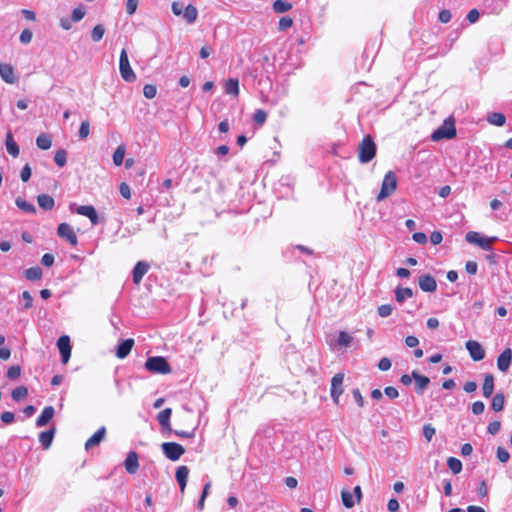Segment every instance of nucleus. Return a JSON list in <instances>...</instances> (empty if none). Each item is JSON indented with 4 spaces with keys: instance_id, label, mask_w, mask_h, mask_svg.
<instances>
[{
    "instance_id": "nucleus-1",
    "label": "nucleus",
    "mask_w": 512,
    "mask_h": 512,
    "mask_svg": "<svg viewBox=\"0 0 512 512\" xmlns=\"http://www.w3.org/2000/svg\"><path fill=\"white\" fill-rule=\"evenodd\" d=\"M377 147L370 135L363 138L358 147V158L360 163L370 162L376 155Z\"/></svg>"
},
{
    "instance_id": "nucleus-2",
    "label": "nucleus",
    "mask_w": 512,
    "mask_h": 512,
    "mask_svg": "<svg viewBox=\"0 0 512 512\" xmlns=\"http://www.w3.org/2000/svg\"><path fill=\"white\" fill-rule=\"evenodd\" d=\"M145 369L154 374H170L172 368L167 360L162 356L148 357L145 362Z\"/></svg>"
},
{
    "instance_id": "nucleus-3",
    "label": "nucleus",
    "mask_w": 512,
    "mask_h": 512,
    "mask_svg": "<svg viewBox=\"0 0 512 512\" xmlns=\"http://www.w3.org/2000/svg\"><path fill=\"white\" fill-rule=\"evenodd\" d=\"M396 188L397 177L393 171H388L382 180L381 189L376 197V200L378 202L383 201L384 199L392 195L395 192Z\"/></svg>"
},
{
    "instance_id": "nucleus-4",
    "label": "nucleus",
    "mask_w": 512,
    "mask_h": 512,
    "mask_svg": "<svg viewBox=\"0 0 512 512\" xmlns=\"http://www.w3.org/2000/svg\"><path fill=\"white\" fill-rule=\"evenodd\" d=\"M456 136V128L454 121L447 119L444 123L437 128L431 135L433 141H439L441 139H452Z\"/></svg>"
},
{
    "instance_id": "nucleus-5",
    "label": "nucleus",
    "mask_w": 512,
    "mask_h": 512,
    "mask_svg": "<svg viewBox=\"0 0 512 512\" xmlns=\"http://www.w3.org/2000/svg\"><path fill=\"white\" fill-rule=\"evenodd\" d=\"M119 70H120L121 77L123 78L124 81L131 83L136 80V75L130 66L128 54L125 49H122V51L120 53Z\"/></svg>"
},
{
    "instance_id": "nucleus-6",
    "label": "nucleus",
    "mask_w": 512,
    "mask_h": 512,
    "mask_svg": "<svg viewBox=\"0 0 512 512\" xmlns=\"http://www.w3.org/2000/svg\"><path fill=\"white\" fill-rule=\"evenodd\" d=\"M465 239L468 243L475 244L485 251L492 250V242L495 240V238L483 237L475 231H469Z\"/></svg>"
},
{
    "instance_id": "nucleus-7",
    "label": "nucleus",
    "mask_w": 512,
    "mask_h": 512,
    "mask_svg": "<svg viewBox=\"0 0 512 512\" xmlns=\"http://www.w3.org/2000/svg\"><path fill=\"white\" fill-rule=\"evenodd\" d=\"M164 455L171 461H177L185 453L182 445L176 442H164L161 445Z\"/></svg>"
},
{
    "instance_id": "nucleus-8",
    "label": "nucleus",
    "mask_w": 512,
    "mask_h": 512,
    "mask_svg": "<svg viewBox=\"0 0 512 512\" xmlns=\"http://www.w3.org/2000/svg\"><path fill=\"white\" fill-rule=\"evenodd\" d=\"M343 380H344V374L343 373H336L331 380V389H330V395L335 404L339 403V398L341 394L343 393Z\"/></svg>"
},
{
    "instance_id": "nucleus-9",
    "label": "nucleus",
    "mask_w": 512,
    "mask_h": 512,
    "mask_svg": "<svg viewBox=\"0 0 512 512\" xmlns=\"http://www.w3.org/2000/svg\"><path fill=\"white\" fill-rule=\"evenodd\" d=\"M57 234L60 238L65 239L69 242L70 245L76 246L78 243V238L72 228L68 223H60L57 228Z\"/></svg>"
},
{
    "instance_id": "nucleus-10",
    "label": "nucleus",
    "mask_w": 512,
    "mask_h": 512,
    "mask_svg": "<svg viewBox=\"0 0 512 512\" xmlns=\"http://www.w3.org/2000/svg\"><path fill=\"white\" fill-rule=\"evenodd\" d=\"M74 206H75V204H71L70 205V210L71 211H74ZM75 212L77 214H79V215H82V216H85V217L89 218V220L91 221L92 225H97L99 223V217H98L97 211H96V209L92 205H81V206H78L75 209Z\"/></svg>"
},
{
    "instance_id": "nucleus-11",
    "label": "nucleus",
    "mask_w": 512,
    "mask_h": 512,
    "mask_svg": "<svg viewBox=\"0 0 512 512\" xmlns=\"http://www.w3.org/2000/svg\"><path fill=\"white\" fill-rule=\"evenodd\" d=\"M57 347L60 351L62 362L66 364L71 356L70 338L67 335L61 336L57 340Z\"/></svg>"
},
{
    "instance_id": "nucleus-12",
    "label": "nucleus",
    "mask_w": 512,
    "mask_h": 512,
    "mask_svg": "<svg viewBox=\"0 0 512 512\" xmlns=\"http://www.w3.org/2000/svg\"><path fill=\"white\" fill-rule=\"evenodd\" d=\"M465 347L468 350L470 357L474 361H481L485 357V351L482 346L474 340H468L465 343Z\"/></svg>"
},
{
    "instance_id": "nucleus-13",
    "label": "nucleus",
    "mask_w": 512,
    "mask_h": 512,
    "mask_svg": "<svg viewBox=\"0 0 512 512\" xmlns=\"http://www.w3.org/2000/svg\"><path fill=\"white\" fill-rule=\"evenodd\" d=\"M149 268V264L145 261L136 263L132 271L134 284L138 285L142 281L143 276L148 272Z\"/></svg>"
},
{
    "instance_id": "nucleus-14",
    "label": "nucleus",
    "mask_w": 512,
    "mask_h": 512,
    "mask_svg": "<svg viewBox=\"0 0 512 512\" xmlns=\"http://www.w3.org/2000/svg\"><path fill=\"white\" fill-rule=\"evenodd\" d=\"M512 361V350L506 348L497 358V367L501 372H506Z\"/></svg>"
},
{
    "instance_id": "nucleus-15",
    "label": "nucleus",
    "mask_w": 512,
    "mask_h": 512,
    "mask_svg": "<svg viewBox=\"0 0 512 512\" xmlns=\"http://www.w3.org/2000/svg\"><path fill=\"white\" fill-rule=\"evenodd\" d=\"M124 467L129 474H135L139 469L138 454L130 451L124 461Z\"/></svg>"
},
{
    "instance_id": "nucleus-16",
    "label": "nucleus",
    "mask_w": 512,
    "mask_h": 512,
    "mask_svg": "<svg viewBox=\"0 0 512 512\" xmlns=\"http://www.w3.org/2000/svg\"><path fill=\"white\" fill-rule=\"evenodd\" d=\"M419 287L424 292H434L437 289L436 280L429 274L419 277Z\"/></svg>"
},
{
    "instance_id": "nucleus-17",
    "label": "nucleus",
    "mask_w": 512,
    "mask_h": 512,
    "mask_svg": "<svg viewBox=\"0 0 512 512\" xmlns=\"http://www.w3.org/2000/svg\"><path fill=\"white\" fill-rule=\"evenodd\" d=\"M55 409L53 406H46L41 414L36 419V426L37 427H44L46 426L51 419L54 417Z\"/></svg>"
},
{
    "instance_id": "nucleus-18",
    "label": "nucleus",
    "mask_w": 512,
    "mask_h": 512,
    "mask_svg": "<svg viewBox=\"0 0 512 512\" xmlns=\"http://www.w3.org/2000/svg\"><path fill=\"white\" fill-rule=\"evenodd\" d=\"M0 77L8 84H13L16 81L14 68L7 63L0 64Z\"/></svg>"
},
{
    "instance_id": "nucleus-19",
    "label": "nucleus",
    "mask_w": 512,
    "mask_h": 512,
    "mask_svg": "<svg viewBox=\"0 0 512 512\" xmlns=\"http://www.w3.org/2000/svg\"><path fill=\"white\" fill-rule=\"evenodd\" d=\"M134 346V340L129 338L122 341L116 348V356L119 359L126 358Z\"/></svg>"
},
{
    "instance_id": "nucleus-20",
    "label": "nucleus",
    "mask_w": 512,
    "mask_h": 512,
    "mask_svg": "<svg viewBox=\"0 0 512 512\" xmlns=\"http://www.w3.org/2000/svg\"><path fill=\"white\" fill-rule=\"evenodd\" d=\"M106 435V428L102 426L99 428L85 443V449L89 450L90 448L97 446L101 443Z\"/></svg>"
},
{
    "instance_id": "nucleus-21",
    "label": "nucleus",
    "mask_w": 512,
    "mask_h": 512,
    "mask_svg": "<svg viewBox=\"0 0 512 512\" xmlns=\"http://www.w3.org/2000/svg\"><path fill=\"white\" fill-rule=\"evenodd\" d=\"M55 433H56V428L55 427H52L46 431H43L39 434V442L41 444V446L43 447V449H48L50 448L51 444H52V441L54 439V436H55Z\"/></svg>"
},
{
    "instance_id": "nucleus-22",
    "label": "nucleus",
    "mask_w": 512,
    "mask_h": 512,
    "mask_svg": "<svg viewBox=\"0 0 512 512\" xmlns=\"http://www.w3.org/2000/svg\"><path fill=\"white\" fill-rule=\"evenodd\" d=\"M189 469L187 466H179L176 470L175 477L179 484L180 491L183 493L187 485Z\"/></svg>"
},
{
    "instance_id": "nucleus-23",
    "label": "nucleus",
    "mask_w": 512,
    "mask_h": 512,
    "mask_svg": "<svg viewBox=\"0 0 512 512\" xmlns=\"http://www.w3.org/2000/svg\"><path fill=\"white\" fill-rule=\"evenodd\" d=\"M412 377L416 383V391L421 394L429 385L430 379L424 375L419 374L416 371L412 372Z\"/></svg>"
},
{
    "instance_id": "nucleus-24",
    "label": "nucleus",
    "mask_w": 512,
    "mask_h": 512,
    "mask_svg": "<svg viewBox=\"0 0 512 512\" xmlns=\"http://www.w3.org/2000/svg\"><path fill=\"white\" fill-rule=\"evenodd\" d=\"M494 391V376L492 374H485L482 385V392L485 398H490Z\"/></svg>"
},
{
    "instance_id": "nucleus-25",
    "label": "nucleus",
    "mask_w": 512,
    "mask_h": 512,
    "mask_svg": "<svg viewBox=\"0 0 512 512\" xmlns=\"http://www.w3.org/2000/svg\"><path fill=\"white\" fill-rule=\"evenodd\" d=\"M171 414H172V409L171 408H165L164 410L159 412L158 415H157V420H158L159 424L164 429H166L168 431H172L171 425H170Z\"/></svg>"
},
{
    "instance_id": "nucleus-26",
    "label": "nucleus",
    "mask_w": 512,
    "mask_h": 512,
    "mask_svg": "<svg viewBox=\"0 0 512 512\" xmlns=\"http://www.w3.org/2000/svg\"><path fill=\"white\" fill-rule=\"evenodd\" d=\"M487 122L491 125L502 127L506 123V117L503 113L490 112L487 114Z\"/></svg>"
},
{
    "instance_id": "nucleus-27",
    "label": "nucleus",
    "mask_w": 512,
    "mask_h": 512,
    "mask_svg": "<svg viewBox=\"0 0 512 512\" xmlns=\"http://www.w3.org/2000/svg\"><path fill=\"white\" fill-rule=\"evenodd\" d=\"M37 202H38L39 207L44 210H52L55 205V201H54L53 197L48 194L38 195Z\"/></svg>"
},
{
    "instance_id": "nucleus-28",
    "label": "nucleus",
    "mask_w": 512,
    "mask_h": 512,
    "mask_svg": "<svg viewBox=\"0 0 512 512\" xmlns=\"http://www.w3.org/2000/svg\"><path fill=\"white\" fill-rule=\"evenodd\" d=\"M5 144H6L7 152L11 156L17 157L19 155V146L14 141L13 136L10 132H8L6 135V143Z\"/></svg>"
},
{
    "instance_id": "nucleus-29",
    "label": "nucleus",
    "mask_w": 512,
    "mask_h": 512,
    "mask_svg": "<svg viewBox=\"0 0 512 512\" xmlns=\"http://www.w3.org/2000/svg\"><path fill=\"white\" fill-rule=\"evenodd\" d=\"M197 15H198L197 9L192 4L187 5L184 8V11H183V14H182L183 18L189 24H192V23H194L196 21Z\"/></svg>"
},
{
    "instance_id": "nucleus-30",
    "label": "nucleus",
    "mask_w": 512,
    "mask_h": 512,
    "mask_svg": "<svg viewBox=\"0 0 512 512\" xmlns=\"http://www.w3.org/2000/svg\"><path fill=\"white\" fill-rule=\"evenodd\" d=\"M42 269L39 266L30 267L24 271V276L29 281H38L42 278Z\"/></svg>"
},
{
    "instance_id": "nucleus-31",
    "label": "nucleus",
    "mask_w": 512,
    "mask_h": 512,
    "mask_svg": "<svg viewBox=\"0 0 512 512\" xmlns=\"http://www.w3.org/2000/svg\"><path fill=\"white\" fill-rule=\"evenodd\" d=\"M413 297V290L411 288L397 287L395 289V299L397 302L402 303L406 298Z\"/></svg>"
},
{
    "instance_id": "nucleus-32",
    "label": "nucleus",
    "mask_w": 512,
    "mask_h": 512,
    "mask_svg": "<svg viewBox=\"0 0 512 512\" xmlns=\"http://www.w3.org/2000/svg\"><path fill=\"white\" fill-rule=\"evenodd\" d=\"M16 206L21 209L22 211L29 213V214H36V207L32 204L27 202L26 200L22 199L21 197H18L15 200Z\"/></svg>"
},
{
    "instance_id": "nucleus-33",
    "label": "nucleus",
    "mask_w": 512,
    "mask_h": 512,
    "mask_svg": "<svg viewBox=\"0 0 512 512\" xmlns=\"http://www.w3.org/2000/svg\"><path fill=\"white\" fill-rule=\"evenodd\" d=\"M225 92L237 96L239 94V81L235 78H229L225 83Z\"/></svg>"
},
{
    "instance_id": "nucleus-34",
    "label": "nucleus",
    "mask_w": 512,
    "mask_h": 512,
    "mask_svg": "<svg viewBox=\"0 0 512 512\" xmlns=\"http://www.w3.org/2000/svg\"><path fill=\"white\" fill-rule=\"evenodd\" d=\"M36 145L39 149L48 150L52 145L51 137L45 133L40 134L36 138Z\"/></svg>"
},
{
    "instance_id": "nucleus-35",
    "label": "nucleus",
    "mask_w": 512,
    "mask_h": 512,
    "mask_svg": "<svg viewBox=\"0 0 512 512\" xmlns=\"http://www.w3.org/2000/svg\"><path fill=\"white\" fill-rule=\"evenodd\" d=\"M505 397L503 393H497L491 402V408L495 412H500L504 409Z\"/></svg>"
},
{
    "instance_id": "nucleus-36",
    "label": "nucleus",
    "mask_w": 512,
    "mask_h": 512,
    "mask_svg": "<svg viewBox=\"0 0 512 512\" xmlns=\"http://www.w3.org/2000/svg\"><path fill=\"white\" fill-rule=\"evenodd\" d=\"M292 9V4L285 0H275L273 10L275 13H285Z\"/></svg>"
},
{
    "instance_id": "nucleus-37",
    "label": "nucleus",
    "mask_w": 512,
    "mask_h": 512,
    "mask_svg": "<svg viewBox=\"0 0 512 512\" xmlns=\"http://www.w3.org/2000/svg\"><path fill=\"white\" fill-rule=\"evenodd\" d=\"M125 152H126V147L123 144L119 145L116 148V150L114 151V153H113V163L116 166L122 165L123 160H124V156H125Z\"/></svg>"
},
{
    "instance_id": "nucleus-38",
    "label": "nucleus",
    "mask_w": 512,
    "mask_h": 512,
    "mask_svg": "<svg viewBox=\"0 0 512 512\" xmlns=\"http://www.w3.org/2000/svg\"><path fill=\"white\" fill-rule=\"evenodd\" d=\"M28 395V389L25 386H19L12 390L11 397L14 401H20L26 398Z\"/></svg>"
},
{
    "instance_id": "nucleus-39",
    "label": "nucleus",
    "mask_w": 512,
    "mask_h": 512,
    "mask_svg": "<svg viewBox=\"0 0 512 512\" xmlns=\"http://www.w3.org/2000/svg\"><path fill=\"white\" fill-rule=\"evenodd\" d=\"M447 465L454 474H459L462 471V462L458 458L449 457Z\"/></svg>"
},
{
    "instance_id": "nucleus-40",
    "label": "nucleus",
    "mask_w": 512,
    "mask_h": 512,
    "mask_svg": "<svg viewBox=\"0 0 512 512\" xmlns=\"http://www.w3.org/2000/svg\"><path fill=\"white\" fill-rule=\"evenodd\" d=\"M352 342V337L345 331H340L337 339V344L340 347H348Z\"/></svg>"
},
{
    "instance_id": "nucleus-41",
    "label": "nucleus",
    "mask_w": 512,
    "mask_h": 512,
    "mask_svg": "<svg viewBox=\"0 0 512 512\" xmlns=\"http://www.w3.org/2000/svg\"><path fill=\"white\" fill-rule=\"evenodd\" d=\"M342 503L346 508H352L355 505V501L353 499V495L348 490H343L341 492Z\"/></svg>"
},
{
    "instance_id": "nucleus-42",
    "label": "nucleus",
    "mask_w": 512,
    "mask_h": 512,
    "mask_svg": "<svg viewBox=\"0 0 512 512\" xmlns=\"http://www.w3.org/2000/svg\"><path fill=\"white\" fill-rule=\"evenodd\" d=\"M54 161L59 167H64L67 162V152L64 149H59L56 151L54 156Z\"/></svg>"
},
{
    "instance_id": "nucleus-43",
    "label": "nucleus",
    "mask_w": 512,
    "mask_h": 512,
    "mask_svg": "<svg viewBox=\"0 0 512 512\" xmlns=\"http://www.w3.org/2000/svg\"><path fill=\"white\" fill-rule=\"evenodd\" d=\"M104 33H105V29H104L103 25L98 24L92 29L91 38L94 42H99L103 38Z\"/></svg>"
},
{
    "instance_id": "nucleus-44",
    "label": "nucleus",
    "mask_w": 512,
    "mask_h": 512,
    "mask_svg": "<svg viewBox=\"0 0 512 512\" xmlns=\"http://www.w3.org/2000/svg\"><path fill=\"white\" fill-rule=\"evenodd\" d=\"M157 94V88L155 85L153 84H146L144 87H143V95L147 98V99H153Z\"/></svg>"
},
{
    "instance_id": "nucleus-45",
    "label": "nucleus",
    "mask_w": 512,
    "mask_h": 512,
    "mask_svg": "<svg viewBox=\"0 0 512 512\" xmlns=\"http://www.w3.org/2000/svg\"><path fill=\"white\" fill-rule=\"evenodd\" d=\"M20 375H21V367L19 365L11 366L7 370V374H6L7 378L10 380H15L18 377H20Z\"/></svg>"
},
{
    "instance_id": "nucleus-46",
    "label": "nucleus",
    "mask_w": 512,
    "mask_h": 512,
    "mask_svg": "<svg viewBox=\"0 0 512 512\" xmlns=\"http://www.w3.org/2000/svg\"><path fill=\"white\" fill-rule=\"evenodd\" d=\"M89 133H90L89 121L84 120V121H82V123L80 125L78 135H79L80 139H85L88 137Z\"/></svg>"
},
{
    "instance_id": "nucleus-47",
    "label": "nucleus",
    "mask_w": 512,
    "mask_h": 512,
    "mask_svg": "<svg viewBox=\"0 0 512 512\" xmlns=\"http://www.w3.org/2000/svg\"><path fill=\"white\" fill-rule=\"evenodd\" d=\"M436 433L435 428L431 424H425L423 426V436L430 442Z\"/></svg>"
},
{
    "instance_id": "nucleus-48",
    "label": "nucleus",
    "mask_w": 512,
    "mask_h": 512,
    "mask_svg": "<svg viewBox=\"0 0 512 512\" xmlns=\"http://www.w3.org/2000/svg\"><path fill=\"white\" fill-rule=\"evenodd\" d=\"M266 118H267V113L262 109L256 110L253 115L254 122L259 125H262L266 121Z\"/></svg>"
},
{
    "instance_id": "nucleus-49",
    "label": "nucleus",
    "mask_w": 512,
    "mask_h": 512,
    "mask_svg": "<svg viewBox=\"0 0 512 512\" xmlns=\"http://www.w3.org/2000/svg\"><path fill=\"white\" fill-rule=\"evenodd\" d=\"M293 25V20L292 18L288 17V16H285V17H282L280 20H279V23H278V29L280 31H285L287 30L288 28H290L291 26Z\"/></svg>"
},
{
    "instance_id": "nucleus-50",
    "label": "nucleus",
    "mask_w": 512,
    "mask_h": 512,
    "mask_svg": "<svg viewBox=\"0 0 512 512\" xmlns=\"http://www.w3.org/2000/svg\"><path fill=\"white\" fill-rule=\"evenodd\" d=\"M392 311H393V307L390 304L380 305L377 309L378 315L380 317H388L391 315Z\"/></svg>"
},
{
    "instance_id": "nucleus-51",
    "label": "nucleus",
    "mask_w": 512,
    "mask_h": 512,
    "mask_svg": "<svg viewBox=\"0 0 512 512\" xmlns=\"http://www.w3.org/2000/svg\"><path fill=\"white\" fill-rule=\"evenodd\" d=\"M185 7L183 2L174 1L171 5V10L175 16H181Z\"/></svg>"
},
{
    "instance_id": "nucleus-52",
    "label": "nucleus",
    "mask_w": 512,
    "mask_h": 512,
    "mask_svg": "<svg viewBox=\"0 0 512 512\" xmlns=\"http://www.w3.org/2000/svg\"><path fill=\"white\" fill-rule=\"evenodd\" d=\"M85 16V10L83 7H77L72 11L71 20L73 22H78L83 19Z\"/></svg>"
},
{
    "instance_id": "nucleus-53",
    "label": "nucleus",
    "mask_w": 512,
    "mask_h": 512,
    "mask_svg": "<svg viewBox=\"0 0 512 512\" xmlns=\"http://www.w3.org/2000/svg\"><path fill=\"white\" fill-rule=\"evenodd\" d=\"M497 458L500 462L505 463L509 460L510 454L505 448L498 447L497 448Z\"/></svg>"
},
{
    "instance_id": "nucleus-54",
    "label": "nucleus",
    "mask_w": 512,
    "mask_h": 512,
    "mask_svg": "<svg viewBox=\"0 0 512 512\" xmlns=\"http://www.w3.org/2000/svg\"><path fill=\"white\" fill-rule=\"evenodd\" d=\"M33 34L29 29H24L19 37V40L23 44H29L32 40Z\"/></svg>"
},
{
    "instance_id": "nucleus-55",
    "label": "nucleus",
    "mask_w": 512,
    "mask_h": 512,
    "mask_svg": "<svg viewBox=\"0 0 512 512\" xmlns=\"http://www.w3.org/2000/svg\"><path fill=\"white\" fill-rule=\"evenodd\" d=\"M485 404L482 401H476L472 404V413L474 415H480L484 412Z\"/></svg>"
},
{
    "instance_id": "nucleus-56",
    "label": "nucleus",
    "mask_w": 512,
    "mask_h": 512,
    "mask_svg": "<svg viewBox=\"0 0 512 512\" xmlns=\"http://www.w3.org/2000/svg\"><path fill=\"white\" fill-rule=\"evenodd\" d=\"M22 298H23V300H24V306H23V308H24V309H29V308H31V307H32V303H33V298H32V296H31L30 292H29V291H24V292L22 293Z\"/></svg>"
},
{
    "instance_id": "nucleus-57",
    "label": "nucleus",
    "mask_w": 512,
    "mask_h": 512,
    "mask_svg": "<svg viewBox=\"0 0 512 512\" xmlns=\"http://www.w3.org/2000/svg\"><path fill=\"white\" fill-rule=\"evenodd\" d=\"M15 415L13 412L5 411L0 415V419L5 424H11L14 421Z\"/></svg>"
},
{
    "instance_id": "nucleus-58",
    "label": "nucleus",
    "mask_w": 512,
    "mask_h": 512,
    "mask_svg": "<svg viewBox=\"0 0 512 512\" xmlns=\"http://www.w3.org/2000/svg\"><path fill=\"white\" fill-rule=\"evenodd\" d=\"M378 368L381 371H387L391 368V360L387 357H383L378 362Z\"/></svg>"
},
{
    "instance_id": "nucleus-59",
    "label": "nucleus",
    "mask_w": 512,
    "mask_h": 512,
    "mask_svg": "<svg viewBox=\"0 0 512 512\" xmlns=\"http://www.w3.org/2000/svg\"><path fill=\"white\" fill-rule=\"evenodd\" d=\"M31 177V167L29 166V164H26L22 170H21V173H20V178L23 182H27Z\"/></svg>"
},
{
    "instance_id": "nucleus-60",
    "label": "nucleus",
    "mask_w": 512,
    "mask_h": 512,
    "mask_svg": "<svg viewBox=\"0 0 512 512\" xmlns=\"http://www.w3.org/2000/svg\"><path fill=\"white\" fill-rule=\"evenodd\" d=\"M119 192L124 198H126V199L131 198V190H130V187L128 184H126L124 182L121 183L119 186Z\"/></svg>"
},
{
    "instance_id": "nucleus-61",
    "label": "nucleus",
    "mask_w": 512,
    "mask_h": 512,
    "mask_svg": "<svg viewBox=\"0 0 512 512\" xmlns=\"http://www.w3.org/2000/svg\"><path fill=\"white\" fill-rule=\"evenodd\" d=\"M384 393L390 399H395V398H397L399 396L398 390L395 387H392V386H387L384 389Z\"/></svg>"
},
{
    "instance_id": "nucleus-62",
    "label": "nucleus",
    "mask_w": 512,
    "mask_h": 512,
    "mask_svg": "<svg viewBox=\"0 0 512 512\" xmlns=\"http://www.w3.org/2000/svg\"><path fill=\"white\" fill-rule=\"evenodd\" d=\"M451 17V12L447 9H443L440 11L438 19L441 23H448L451 20Z\"/></svg>"
},
{
    "instance_id": "nucleus-63",
    "label": "nucleus",
    "mask_w": 512,
    "mask_h": 512,
    "mask_svg": "<svg viewBox=\"0 0 512 512\" xmlns=\"http://www.w3.org/2000/svg\"><path fill=\"white\" fill-rule=\"evenodd\" d=\"M42 265L51 267L54 264V256L50 253H46L41 258Z\"/></svg>"
},
{
    "instance_id": "nucleus-64",
    "label": "nucleus",
    "mask_w": 512,
    "mask_h": 512,
    "mask_svg": "<svg viewBox=\"0 0 512 512\" xmlns=\"http://www.w3.org/2000/svg\"><path fill=\"white\" fill-rule=\"evenodd\" d=\"M465 270L468 274L474 275L477 273L478 264L475 261H468L465 265Z\"/></svg>"
}]
</instances>
